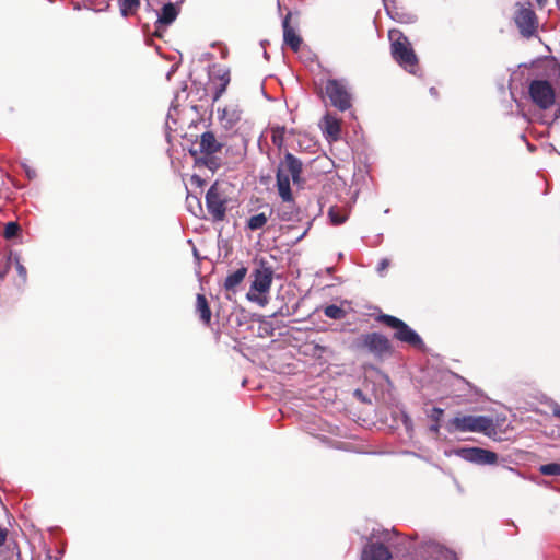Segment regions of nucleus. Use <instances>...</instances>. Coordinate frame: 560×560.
I'll use <instances>...</instances> for the list:
<instances>
[{
	"mask_svg": "<svg viewBox=\"0 0 560 560\" xmlns=\"http://www.w3.org/2000/svg\"><path fill=\"white\" fill-rule=\"evenodd\" d=\"M323 129L327 139L332 141L339 139L341 128L339 120L335 116L330 114L325 115V117L323 118Z\"/></svg>",
	"mask_w": 560,
	"mask_h": 560,
	"instance_id": "dca6fc26",
	"label": "nucleus"
},
{
	"mask_svg": "<svg viewBox=\"0 0 560 560\" xmlns=\"http://www.w3.org/2000/svg\"><path fill=\"white\" fill-rule=\"evenodd\" d=\"M228 82H229V79H226V80L224 81V83H223L222 88H221V89H220V91L217 93L215 98H219L220 94L225 90V86H226Z\"/></svg>",
	"mask_w": 560,
	"mask_h": 560,
	"instance_id": "f704fd0d",
	"label": "nucleus"
},
{
	"mask_svg": "<svg viewBox=\"0 0 560 560\" xmlns=\"http://www.w3.org/2000/svg\"><path fill=\"white\" fill-rule=\"evenodd\" d=\"M26 173H27V176H28L30 178H32V177H33V175H34V174H33L32 172H30L28 170L26 171Z\"/></svg>",
	"mask_w": 560,
	"mask_h": 560,
	"instance_id": "a19ab883",
	"label": "nucleus"
},
{
	"mask_svg": "<svg viewBox=\"0 0 560 560\" xmlns=\"http://www.w3.org/2000/svg\"><path fill=\"white\" fill-rule=\"evenodd\" d=\"M424 552L433 560H457L456 555L436 541L425 544Z\"/></svg>",
	"mask_w": 560,
	"mask_h": 560,
	"instance_id": "ddd939ff",
	"label": "nucleus"
},
{
	"mask_svg": "<svg viewBox=\"0 0 560 560\" xmlns=\"http://www.w3.org/2000/svg\"><path fill=\"white\" fill-rule=\"evenodd\" d=\"M20 231V226L16 222H8L4 226V237L5 238H13L18 235Z\"/></svg>",
	"mask_w": 560,
	"mask_h": 560,
	"instance_id": "c85d7f7f",
	"label": "nucleus"
},
{
	"mask_svg": "<svg viewBox=\"0 0 560 560\" xmlns=\"http://www.w3.org/2000/svg\"><path fill=\"white\" fill-rule=\"evenodd\" d=\"M444 413V410L440 407H434L431 412L428 415L429 418L432 420V424L430 425L429 430L435 434H439L440 432V420Z\"/></svg>",
	"mask_w": 560,
	"mask_h": 560,
	"instance_id": "b1692460",
	"label": "nucleus"
},
{
	"mask_svg": "<svg viewBox=\"0 0 560 560\" xmlns=\"http://www.w3.org/2000/svg\"><path fill=\"white\" fill-rule=\"evenodd\" d=\"M380 319L386 324L387 326L395 329L394 337L402 342L409 343L411 346H420L422 345V339L420 336L411 329L406 323L401 319L392 316V315H382Z\"/></svg>",
	"mask_w": 560,
	"mask_h": 560,
	"instance_id": "39448f33",
	"label": "nucleus"
},
{
	"mask_svg": "<svg viewBox=\"0 0 560 560\" xmlns=\"http://www.w3.org/2000/svg\"><path fill=\"white\" fill-rule=\"evenodd\" d=\"M328 217L334 225H339L346 222L348 214L338 207H331L328 211Z\"/></svg>",
	"mask_w": 560,
	"mask_h": 560,
	"instance_id": "393cba45",
	"label": "nucleus"
},
{
	"mask_svg": "<svg viewBox=\"0 0 560 560\" xmlns=\"http://www.w3.org/2000/svg\"><path fill=\"white\" fill-rule=\"evenodd\" d=\"M247 275V268L241 267L225 278L224 288L228 291H235Z\"/></svg>",
	"mask_w": 560,
	"mask_h": 560,
	"instance_id": "a211bd4d",
	"label": "nucleus"
},
{
	"mask_svg": "<svg viewBox=\"0 0 560 560\" xmlns=\"http://www.w3.org/2000/svg\"><path fill=\"white\" fill-rule=\"evenodd\" d=\"M268 219L269 215L265 212L254 214L247 220V228L252 231L259 230L266 225Z\"/></svg>",
	"mask_w": 560,
	"mask_h": 560,
	"instance_id": "5701e85b",
	"label": "nucleus"
},
{
	"mask_svg": "<svg viewBox=\"0 0 560 560\" xmlns=\"http://www.w3.org/2000/svg\"><path fill=\"white\" fill-rule=\"evenodd\" d=\"M538 2V4H542L545 0H536Z\"/></svg>",
	"mask_w": 560,
	"mask_h": 560,
	"instance_id": "79ce46f5",
	"label": "nucleus"
},
{
	"mask_svg": "<svg viewBox=\"0 0 560 560\" xmlns=\"http://www.w3.org/2000/svg\"><path fill=\"white\" fill-rule=\"evenodd\" d=\"M401 418H402V424L405 425L406 431L408 433H411L413 430L412 419L406 412L402 413Z\"/></svg>",
	"mask_w": 560,
	"mask_h": 560,
	"instance_id": "2f4dec72",
	"label": "nucleus"
},
{
	"mask_svg": "<svg viewBox=\"0 0 560 560\" xmlns=\"http://www.w3.org/2000/svg\"><path fill=\"white\" fill-rule=\"evenodd\" d=\"M118 5L120 10V14L124 18L132 15L137 12L140 7L139 0H118Z\"/></svg>",
	"mask_w": 560,
	"mask_h": 560,
	"instance_id": "4be33fe9",
	"label": "nucleus"
},
{
	"mask_svg": "<svg viewBox=\"0 0 560 560\" xmlns=\"http://www.w3.org/2000/svg\"><path fill=\"white\" fill-rule=\"evenodd\" d=\"M446 429L450 433L477 432L489 435L494 430V424L487 416H456L447 422Z\"/></svg>",
	"mask_w": 560,
	"mask_h": 560,
	"instance_id": "7ed1b4c3",
	"label": "nucleus"
},
{
	"mask_svg": "<svg viewBox=\"0 0 560 560\" xmlns=\"http://www.w3.org/2000/svg\"><path fill=\"white\" fill-rule=\"evenodd\" d=\"M514 20L524 37H530L537 30L536 14L530 8L520 7Z\"/></svg>",
	"mask_w": 560,
	"mask_h": 560,
	"instance_id": "9b49d317",
	"label": "nucleus"
},
{
	"mask_svg": "<svg viewBox=\"0 0 560 560\" xmlns=\"http://www.w3.org/2000/svg\"><path fill=\"white\" fill-rule=\"evenodd\" d=\"M552 415L557 418H560V406L558 404H555L552 407Z\"/></svg>",
	"mask_w": 560,
	"mask_h": 560,
	"instance_id": "72a5a7b5",
	"label": "nucleus"
},
{
	"mask_svg": "<svg viewBox=\"0 0 560 560\" xmlns=\"http://www.w3.org/2000/svg\"><path fill=\"white\" fill-rule=\"evenodd\" d=\"M560 116V109H559V113L556 115V117H559Z\"/></svg>",
	"mask_w": 560,
	"mask_h": 560,
	"instance_id": "c03bdc74",
	"label": "nucleus"
},
{
	"mask_svg": "<svg viewBox=\"0 0 560 560\" xmlns=\"http://www.w3.org/2000/svg\"><path fill=\"white\" fill-rule=\"evenodd\" d=\"M15 267H16L18 275L23 280V282H25L27 279V271H26V268L21 264V261L18 258L15 259Z\"/></svg>",
	"mask_w": 560,
	"mask_h": 560,
	"instance_id": "7c9ffc66",
	"label": "nucleus"
},
{
	"mask_svg": "<svg viewBox=\"0 0 560 560\" xmlns=\"http://www.w3.org/2000/svg\"><path fill=\"white\" fill-rule=\"evenodd\" d=\"M284 133V127L277 126L271 129V141L276 147L281 148L283 145Z\"/></svg>",
	"mask_w": 560,
	"mask_h": 560,
	"instance_id": "a878e982",
	"label": "nucleus"
},
{
	"mask_svg": "<svg viewBox=\"0 0 560 560\" xmlns=\"http://www.w3.org/2000/svg\"><path fill=\"white\" fill-rule=\"evenodd\" d=\"M223 147V143L220 142L212 131H206L200 136L199 149L201 153L205 154H214L219 152Z\"/></svg>",
	"mask_w": 560,
	"mask_h": 560,
	"instance_id": "4468645a",
	"label": "nucleus"
},
{
	"mask_svg": "<svg viewBox=\"0 0 560 560\" xmlns=\"http://www.w3.org/2000/svg\"><path fill=\"white\" fill-rule=\"evenodd\" d=\"M178 15V9L174 3H166L161 10L158 18V23L163 25H170L173 23Z\"/></svg>",
	"mask_w": 560,
	"mask_h": 560,
	"instance_id": "6ab92c4d",
	"label": "nucleus"
},
{
	"mask_svg": "<svg viewBox=\"0 0 560 560\" xmlns=\"http://www.w3.org/2000/svg\"><path fill=\"white\" fill-rule=\"evenodd\" d=\"M196 312L203 324H209L211 320V310L208 301L203 294H197L196 298Z\"/></svg>",
	"mask_w": 560,
	"mask_h": 560,
	"instance_id": "aec40b11",
	"label": "nucleus"
},
{
	"mask_svg": "<svg viewBox=\"0 0 560 560\" xmlns=\"http://www.w3.org/2000/svg\"><path fill=\"white\" fill-rule=\"evenodd\" d=\"M540 474L545 476H560V464L549 463L539 467Z\"/></svg>",
	"mask_w": 560,
	"mask_h": 560,
	"instance_id": "cd10ccee",
	"label": "nucleus"
},
{
	"mask_svg": "<svg viewBox=\"0 0 560 560\" xmlns=\"http://www.w3.org/2000/svg\"><path fill=\"white\" fill-rule=\"evenodd\" d=\"M272 275L273 272L269 267H261L260 269H256L253 273L250 290L246 294V298L252 302H259V298L255 292H268L272 283Z\"/></svg>",
	"mask_w": 560,
	"mask_h": 560,
	"instance_id": "6e6552de",
	"label": "nucleus"
},
{
	"mask_svg": "<svg viewBox=\"0 0 560 560\" xmlns=\"http://www.w3.org/2000/svg\"><path fill=\"white\" fill-rule=\"evenodd\" d=\"M389 265H390V260L388 258L381 259L377 265V268H376L378 275L383 277L385 275L386 269L389 267Z\"/></svg>",
	"mask_w": 560,
	"mask_h": 560,
	"instance_id": "c756f323",
	"label": "nucleus"
},
{
	"mask_svg": "<svg viewBox=\"0 0 560 560\" xmlns=\"http://www.w3.org/2000/svg\"><path fill=\"white\" fill-rule=\"evenodd\" d=\"M8 530L0 526V546H2L7 539Z\"/></svg>",
	"mask_w": 560,
	"mask_h": 560,
	"instance_id": "473e14b6",
	"label": "nucleus"
},
{
	"mask_svg": "<svg viewBox=\"0 0 560 560\" xmlns=\"http://www.w3.org/2000/svg\"><path fill=\"white\" fill-rule=\"evenodd\" d=\"M284 205L277 209V215L281 221H291L295 218L296 211L292 201H283Z\"/></svg>",
	"mask_w": 560,
	"mask_h": 560,
	"instance_id": "412c9836",
	"label": "nucleus"
},
{
	"mask_svg": "<svg viewBox=\"0 0 560 560\" xmlns=\"http://www.w3.org/2000/svg\"><path fill=\"white\" fill-rule=\"evenodd\" d=\"M228 198L220 192L217 184L212 185L206 194V206L213 221H223L226 213Z\"/></svg>",
	"mask_w": 560,
	"mask_h": 560,
	"instance_id": "0eeeda50",
	"label": "nucleus"
},
{
	"mask_svg": "<svg viewBox=\"0 0 560 560\" xmlns=\"http://www.w3.org/2000/svg\"><path fill=\"white\" fill-rule=\"evenodd\" d=\"M301 174L302 162L292 153L287 152L277 168V188L283 201H293L291 182L299 185L301 183Z\"/></svg>",
	"mask_w": 560,
	"mask_h": 560,
	"instance_id": "f257e3e1",
	"label": "nucleus"
},
{
	"mask_svg": "<svg viewBox=\"0 0 560 560\" xmlns=\"http://www.w3.org/2000/svg\"><path fill=\"white\" fill-rule=\"evenodd\" d=\"M291 13H288L285 18L282 21V27H283V40L284 43L291 47L293 51H298L300 49V46L302 44V38L299 34L290 26Z\"/></svg>",
	"mask_w": 560,
	"mask_h": 560,
	"instance_id": "2eb2a0df",
	"label": "nucleus"
},
{
	"mask_svg": "<svg viewBox=\"0 0 560 560\" xmlns=\"http://www.w3.org/2000/svg\"><path fill=\"white\" fill-rule=\"evenodd\" d=\"M430 94L433 95V96H436V94H438L436 89L435 88H431L430 89Z\"/></svg>",
	"mask_w": 560,
	"mask_h": 560,
	"instance_id": "e433bc0d",
	"label": "nucleus"
},
{
	"mask_svg": "<svg viewBox=\"0 0 560 560\" xmlns=\"http://www.w3.org/2000/svg\"><path fill=\"white\" fill-rule=\"evenodd\" d=\"M508 470L512 471V472H515L517 474L518 476L523 477L518 471H516L514 468L512 467H508Z\"/></svg>",
	"mask_w": 560,
	"mask_h": 560,
	"instance_id": "4c0bfd02",
	"label": "nucleus"
},
{
	"mask_svg": "<svg viewBox=\"0 0 560 560\" xmlns=\"http://www.w3.org/2000/svg\"><path fill=\"white\" fill-rule=\"evenodd\" d=\"M392 552L378 542L366 544L361 553V560H390Z\"/></svg>",
	"mask_w": 560,
	"mask_h": 560,
	"instance_id": "f8f14e48",
	"label": "nucleus"
},
{
	"mask_svg": "<svg viewBox=\"0 0 560 560\" xmlns=\"http://www.w3.org/2000/svg\"><path fill=\"white\" fill-rule=\"evenodd\" d=\"M390 40V52L394 60L409 73L416 74L418 69V58L411 47L407 36L399 30L388 32Z\"/></svg>",
	"mask_w": 560,
	"mask_h": 560,
	"instance_id": "f03ea898",
	"label": "nucleus"
},
{
	"mask_svg": "<svg viewBox=\"0 0 560 560\" xmlns=\"http://www.w3.org/2000/svg\"><path fill=\"white\" fill-rule=\"evenodd\" d=\"M191 180H192V182H196L197 184H201V182H202V180H201V178H200L199 176H197V175H194V176L191 177Z\"/></svg>",
	"mask_w": 560,
	"mask_h": 560,
	"instance_id": "c9c22d12",
	"label": "nucleus"
},
{
	"mask_svg": "<svg viewBox=\"0 0 560 560\" xmlns=\"http://www.w3.org/2000/svg\"><path fill=\"white\" fill-rule=\"evenodd\" d=\"M528 93L532 102L541 109H547L555 103V90L547 80L532 81Z\"/></svg>",
	"mask_w": 560,
	"mask_h": 560,
	"instance_id": "20e7f679",
	"label": "nucleus"
},
{
	"mask_svg": "<svg viewBox=\"0 0 560 560\" xmlns=\"http://www.w3.org/2000/svg\"><path fill=\"white\" fill-rule=\"evenodd\" d=\"M306 232H307V231L305 230V231H304V232H303V233L298 237V241L302 240V238L305 236Z\"/></svg>",
	"mask_w": 560,
	"mask_h": 560,
	"instance_id": "58836bf2",
	"label": "nucleus"
},
{
	"mask_svg": "<svg viewBox=\"0 0 560 560\" xmlns=\"http://www.w3.org/2000/svg\"><path fill=\"white\" fill-rule=\"evenodd\" d=\"M388 1H389V0H383L384 5H385V9H386L387 11H388Z\"/></svg>",
	"mask_w": 560,
	"mask_h": 560,
	"instance_id": "ea45409f",
	"label": "nucleus"
},
{
	"mask_svg": "<svg viewBox=\"0 0 560 560\" xmlns=\"http://www.w3.org/2000/svg\"><path fill=\"white\" fill-rule=\"evenodd\" d=\"M361 346L380 358L390 352L389 340L377 332L362 335Z\"/></svg>",
	"mask_w": 560,
	"mask_h": 560,
	"instance_id": "1a4fd4ad",
	"label": "nucleus"
},
{
	"mask_svg": "<svg viewBox=\"0 0 560 560\" xmlns=\"http://www.w3.org/2000/svg\"><path fill=\"white\" fill-rule=\"evenodd\" d=\"M324 314L331 319H341L345 316V311L332 304L325 307Z\"/></svg>",
	"mask_w": 560,
	"mask_h": 560,
	"instance_id": "bb28decb",
	"label": "nucleus"
},
{
	"mask_svg": "<svg viewBox=\"0 0 560 560\" xmlns=\"http://www.w3.org/2000/svg\"><path fill=\"white\" fill-rule=\"evenodd\" d=\"M325 91L331 104L339 110L345 112L351 107V94L343 81L335 79L328 80Z\"/></svg>",
	"mask_w": 560,
	"mask_h": 560,
	"instance_id": "423d86ee",
	"label": "nucleus"
},
{
	"mask_svg": "<svg viewBox=\"0 0 560 560\" xmlns=\"http://www.w3.org/2000/svg\"><path fill=\"white\" fill-rule=\"evenodd\" d=\"M458 454L467 462L478 465H493L498 462V454L481 447H464Z\"/></svg>",
	"mask_w": 560,
	"mask_h": 560,
	"instance_id": "9d476101",
	"label": "nucleus"
},
{
	"mask_svg": "<svg viewBox=\"0 0 560 560\" xmlns=\"http://www.w3.org/2000/svg\"><path fill=\"white\" fill-rule=\"evenodd\" d=\"M219 118L224 128L229 129L234 127L241 119V112L236 106H228L219 110Z\"/></svg>",
	"mask_w": 560,
	"mask_h": 560,
	"instance_id": "f3484780",
	"label": "nucleus"
},
{
	"mask_svg": "<svg viewBox=\"0 0 560 560\" xmlns=\"http://www.w3.org/2000/svg\"><path fill=\"white\" fill-rule=\"evenodd\" d=\"M3 277H4V275L0 272V279H2Z\"/></svg>",
	"mask_w": 560,
	"mask_h": 560,
	"instance_id": "37998d69",
	"label": "nucleus"
}]
</instances>
